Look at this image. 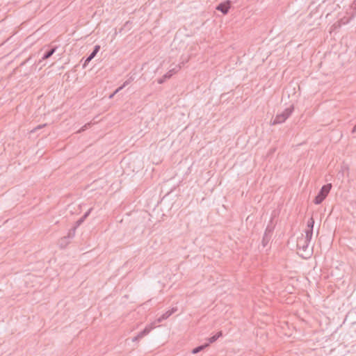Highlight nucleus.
Returning a JSON list of instances; mask_svg holds the SVG:
<instances>
[{
  "label": "nucleus",
  "instance_id": "f8f14e48",
  "mask_svg": "<svg viewBox=\"0 0 356 356\" xmlns=\"http://www.w3.org/2000/svg\"><path fill=\"white\" fill-rule=\"evenodd\" d=\"M222 335V333L221 331L217 332L215 335L212 336L211 337L209 338V343H214Z\"/></svg>",
  "mask_w": 356,
  "mask_h": 356
},
{
  "label": "nucleus",
  "instance_id": "6ab92c4d",
  "mask_svg": "<svg viewBox=\"0 0 356 356\" xmlns=\"http://www.w3.org/2000/svg\"><path fill=\"white\" fill-rule=\"evenodd\" d=\"M100 49V46L99 45H95L94 49H93V51H95V53H98Z\"/></svg>",
  "mask_w": 356,
  "mask_h": 356
},
{
  "label": "nucleus",
  "instance_id": "6e6552de",
  "mask_svg": "<svg viewBox=\"0 0 356 356\" xmlns=\"http://www.w3.org/2000/svg\"><path fill=\"white\" fill-rule=\"evenodd\" d=\"M177 311V307H172L171 309L167 311L163 315H161L157 320L155 321L156 323H161L163 321L168 318L172 314L175 313Z\"/></svg>",
  "mask_w": 356,
  "mask_h": 356
},
{
  "label": "nucleus",
  "instance_id": "4be33fe9",
  "mask_svg": "<svg viewBox=\"0 0 356 356\" xmlns=\"http://www.w3.org/2000/svg\"><path fill=\"white\" fill-rule=\"evenodd\" d=\"M124 87H122V86H121L120 87L118 88L115 91H114V94H117L118 92H119V91H120Z\"/></svg>",
  "mask_w": 356,
  "mask_h": 356
},
{
  "label": "nucleus",
  "instance_id": "aec40b11",
  "mask_svg": "<svg viewBox=\"0 0 356 356\" xmlns=\"http://www.w3.org/2000/svg\"><path fill=\"white\" fill-rule=\"evenodd\" d=\"M70 239H66L65 241H63V246H60L62 248L66 247V245L69 243Z\"/></svg>",
  "mask_w": 356,
  "mask_h": 356
},
{
  "label": "nucleus",
  "instance_id": "f3484780",
  "mask_svg": "<svg viewBox=\"0 0 356 356\" xmlns=\"http://www.w3.org/2000/svg\"><path fill=\"white\" fill-rule=\"evenodd\" d=\"M46 125H47L46 124H40V125L37 126L36 127H35L33 130H31V133H34V132H35L37 130L40 129H42V128L44 127Z\"/></svg>",
  "mask_w": 356,
  "mask_h": 356
},
{
  "label": "nucleus",
  "instance_id": "2eb2a0df",
  "mask_svg": "<svg viewBox=\"0 0 356 356\" xmlns=\"http://www.w3.org/2000/svg\"><path fill=\"white\" fill-rule=\"evenodd\" d=\"M92 209H90L79 220L76 221L77 226L80 225L85 219L89 216Z\"/></svg>",
  "mask_w": 356,
  "mask_h": 356
},
{
  "label": "nucleus",
  "instance_id": "b1692460",
  "mask_svg": "<svg viewBox=\"0 0 356 356\" xmlns=\"http://www.w3.org/2000/svg\"><path fill=\"white\" fill-rule=\"evenodd\" d=\"M140 339H142V337H138V334L137 336H136L135 337L133 338L132 341H138Z\"/></svg>",
  "mask_w": 356,
  "mask_h": 356
},
{
  "label": "nucleus",
  "instance_id": "a211bd4d",
  "mask_svg": "<svg viewBox=\"0 0 356 356\" xmlns=\"http://www.w3.org/2000/svg\"><path fill=\"white\" fill-rule=\"evenodd\" d=\"M349 20H350L349 18L343 17V18L341 19L339 21H341V25H343V24H346L348 23Z\"/></svg>",
  "mask_w": 356,
  "mask_h": 356
},
{
  "label": "nucleus",
  "instance_id": "9d476101",
  "mask_svg": "<svg viewBox=\"0 0 356 356\" xmlns=\"http://www.w3.org/2000/svg\"><path fill=\"white\" fill-rule=\"evenodd\" d=\"M75 229H76V227H74V228L71 229L69 231V232H68V234H67V236H64V237H63V238H61L60 239V241H59V245H60V246H63V241H65L66 239H70V238H72L74 237V234H75Z\"/></svg>",
  "mask_w": 356,
  "mask_h": 356
},
{
  "label": "nucleus",
  "instance_id": "1a4fd4ad",
  "mask_svg": "<svg viewBox=\"0 0 356 356\" xmlns=\"http://www.w3.org/2000/svg\"><path fill=\"white\" fill-rule=\"evenodd\" d=\"M155 323L156 322H154L150 325H147L143 331L138 333V337L143 338L147 334H148L150 332V331L156 327Z\"/></svg>",
  "mask_w": 356,
  "mask_h": 356
},
{
  "label": "nucleus",
  "instance_id": "4468645a",
  "mask_svg": "<svg viewBox=\"0 0 356 356\" xmlns=\"http://www.w3.org/2000/svg\"><path fill=\"white\" fill-rule=\"evenodd\" d=\"M341 26V21H337L335 23H334L331 28H330V33L334 32L337 31V29H340Z\"/></svg>",
  "mask_w": 356,
  "mask_h": 356
},
{
  "label": "nucleus",
  "instance_id": "a878e982",
  "mask_svg": "<svg viewBox=\"0 0 356 356\" xmlns=\"http://www.w3.org/2000/svg\"><path fill=\"white\" fill-rule=\"evenodd\" d=\"M86 127H87V125H84V127H82L79 131H83Z\"/></svg>",
  "mask_w": 356,
  "mask_h": 356
},
{
  "label": "nucleus",
  "instance_id": "7ed1b4c3",
  "mask_svg": "<svg viewBox=\"0 0 356 356\" xmlns=\"http://www.w3.org/2000/svg\"><path fill=\"white\" fill-rule=\"evenodd\" d=\"M182 65H184V62L176 65L175 67L170 70L161 78L158 79V81H157L158 83H159V84L163 83L167 79H170L173 74L177 73L181 68Z\"/></svg>",
  "mask_w": 356,
  "mask_h": 356
},
{
  "label": "nucleus",
  "instance_id": "ddd939ff",
  "mask_svg": "<svg viewBox=\"0 0 356 356\" xmlns=\"http://www.w3.org/2000/svg\"><path fill=\"white\" fill-rule=\"evenodd\" d=\"M209 346V343H205L204 345L199 346L195 348L194 349H193L192 353L196 354V353L202 351V350H204L205 348L208 347Z\"/></svg>",
  "mask_w": 356,
  "mask_h": 356
},
{
  "label": "nucleus",
  "instance_id": "423d86ee",
  "mask_svg": "<svg viewBox=\"0 0 356 356\" xmlns=\"http://www.w3.org/2000/svg\"><path fill=\"white\" fill-rule=\"evenodd\" d=\"M230 7H231L230 1H227L220 3V4H218L216 7V10L220 11L224 15H226L229 12Z\"/></svg>",
  "mask_w": 356,
  "mask_h": 356
},
{
  "label": "nucleus",
  "instance_id": "39448f33",
  "mask_svg": "<svg viewBox=\"0 0 356 356\" xmlns=\"http://www.w3.org/2000/svg\"><path fill=\"white\" fill-rule=\"evenodd\" d=\"M274 227L272 225H268L267 227L266 228L263 239H262V244L263 246L265 247L270 241L273 232Z\"/></svg>",
  "mask_w": 356,
  "mask_h": 356
},
{
  "label": "nucleus",
  "instance_id": "412c9836",
  "mask_svg": "<svg viewBox=\"0 0 356 356\" xmlns=\"http://www.w3.org/2000/svg\"><path fill=\"white\" fill-rule=\"evenodd\" d=\"M92 58H90V56H88L86 60H85V63L83 64V67H85L86 65V64H88Z\"/></svg>",
  "mask_w": 356,
  "mask_h": 356
},
{
  "label": "nucleus",
  "instance_id": "dca6fc26",
  "mask_svg": "<svg viewBox=\"0 0 356 356\" xmlns=\"http://www.w3.org/2000/svg\"><path fill=\"white\" fill-rule=\"evenodd\" d=\"M134 80V76L133 75L129 76V78L122 84V87L124 88L126 86H127L129 83H131Z\"/></svg>",
  "mask_w": 356,
  "mask_h": 356
},
{
  "label": "nucleus",
  "instance_id": "f03ea898",
  "mask_svg": "<svg viewBox=\"0 0 356 356\" xmlns=\"http://www.w3.org/2000/svg\"><path fill=\"white\" fill-rule=\"evenodd\" d=\"M293 109V106H291L290 107L286 108L282 113L277 114L273 120L272 124L275 125L285 122L286 120L291 115Z\"/></svg>",
  "mask_w": 356,
  "mask_h": 356
},
{
  "label": "nucleus",
  "instance_id": "20e7f679",
  "mask_svg": "<svg viewBox=\"0 0 356 356\" xmlns=\"http://www.w3.org/2000/svg\"><path fill=\"white\" fill-rule=\"evenodd\" d=\"M311 239L312 238H308L307 235H305V237L302 236L301 237L298 238L297 248L299 250L305 252L309 247Z\"/></svg>",
  "mask_w": 356,
  "mask_h": 356
},
{
  "label": "nucleus",
  "instance_id": "5701e85b",
  "mask_svg": "<svg viewBox=\"0 0 356 356\" xmlns=\"http://www.w3.org/2000/svg\"><path fill=\"white\" fill-rule=\"evenodd\" d=\"M97 55V53H95V51H92L91 54L89 55V56L90 57V58H93L95 56Z\"/></svg>",
  "mask_w": 356,
  "mask_h": 356
},
{
  "label": "nucleus",
  "instance_id": "9b49d317",
  "mask_svg": "<svg viewBox=\"0 0 356 356\" xmlns=\"http://www.w3.org/2000/svg\"><path fill=\"white\" fill-rule=\"evenodd\" d=\"M57 47H54L49 50H47L42 57V60H46L50 58L56 51Z\"/></svg>",
  "mask_w": 356,
  "mask_h": 356
},
{
  "label": "nucleus",
  "instance_id": "393cba45",
  "mask_svg": "<svg viewBox=\"0 0 356 356\" xmlns=\"http://www.w3.org/2000/svg\"><path fill=\"white\" fill-rule=\"evenodd\" d=\"M115 95V94H114V92H113V93H112L111 95H110L109 98H110V99L113 98V97H114V95Z\"/></svg>",
  "mask_w": 356,
  "mask_h": 356
},
{
  "label": "nucleus",
  "instance_id": "f257e3e1",
  "mask_svg": "<svg viewBox=\"0 0 356 356\" xmlns=\"http://www.w3.org/2000/svg\"><path fill=\"white\" fill-rule=\"evenodd\" d=\"M332 188V184H327L323 185L321 190L319 191L318 195L315 197L314 200V203L315 204H320L326 198L328 193H330Z\"/></svg>",
  "mask_w": 356,
  "mask_h": 356
},
{
  "label": "nucleus",
  "instance_id": "0eeeda50",
  "mask_svg": "<svg viewBox=\"0 0 356 356\" xmlns=\"http://www.w3.org/2000/svg\"><path fill=\"white\" fill-rule=\"evenodd\" d=\"M314 225V220L313 217H311L307 221V229H305V235H307L308 238H312Z\"/></svg>",
  "mask_w": 356,
  "mask_h": 356
}]
</instances>
